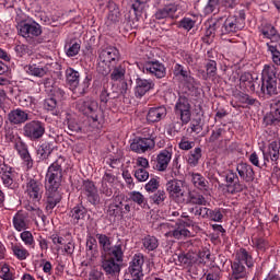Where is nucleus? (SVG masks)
Instances as JSON below:
<instances>
[{
  "label": "nucleus",
  "mask_w": 280,
  "mask_h": 280,
  "mask_svg": "<svg viewBox=\"0 0 280 280\" xmlns=\"http://www.w3.org/2000/svg\"><path fill=\"white\" fill-rule=\"evenodd\" d=\"M96 240L98 242L101 255L114 257L116 261H124V253H126V245H124V241L118 240L116 244L113 245V238L102 233L96 234Z\"/></svg>",
  "instance_id": "39448f33"
},
{
  "label": "nucleus",
  "mask_w": 280,
  "mask_h": 280,
  "mask_svg": "<svg viewBox=\"0 0 280 280\" xmlns=\"http://www.w3.org/2000/svg\"><path fill=\"white\" fill-rule=\"evenodd\" d=\"M121 261H117L115 256H108L102 262V268L106 275H119L121 272V267H119Z\"/></svg>",
  "instance_id": "c85d7f7f"
},
{
  "label": "nucleus",
  "mask_w": 280,
  "mask_h": 280,
  "mask_svg": "<svg viewBox=\"0 0 280 280\" xmlns=\"http://www.w3.org/2000/svg\"><path fill=\"white\" fill-rule=\"evenodd\" d=\"M206 73L208 78H215L218 75V62L215 60L209 59L206 63Z\"/></svg>",
  "instance_id": "864d4df0"
},
{
  "label": "nucleus",
  "mask_w": 280,
  "mask_h": 280,
  "mask_svg": "<svg viewBox=\"0 0 280 280\" xmlns=\"http://www.w3.org/2000/svg\"><path fill=\"white\" fill-rule=\"evenodd\" d=\"M259 32L262 37L267 38L268 40H279L280 38L279 31H277V27L270 23L261 25Z\"/></svg>",
  "instance_id": "473e14b6"
},
{
  "label": "nucleus",
  "mask_w": 280,
  "mask_h": 280,
  "mask_svg": "<svg viewBox=\"0 0 280 280\" xmlns=\"http://www.w3.org/2000/svg\"><path fill=\"white\" fill-rule=\"evenodd\" d=\"M70 218H72L74 224L85 222L89 218V210L82 203H79L71 209Z\"/></svg>",
  "instance_id": "c756f323"
},
{
  "label": "nucleus",
  "mask_w": 280,
  "mask_h": 280,
  "mask_svg": "<svg viewBox=\"0 0 280 280\" xmlns=\"http://www.w3.org/2000/svg\"><path fill=\"white\" fill-rule=\"evenodd\" d=\"M166 191L177 205H185L187 201V190H185V182L173 179L166 183Z\"/></svg>",
  "instance_id": "9b49d317"
},
{
  "label": "nucleus",
  "mask_w": 280,
  "mask_h": 280,
  "mask_svg": "<svg viewBox=\"0 0 280 280\" xmlns=\"http://www.w3.org/2000/svg\"><path fill=\"white\" fill-rule=\"evenodd\" d=\"M15 150L18 154L21 156L28 154L30 149L27 148V143H25L21 138L15 142Z\"/></svg>",
  "instance_id": "052dcab7"
},
{
  "label": "nucleus",
  "mask_w": 280,
  "mask_h": 280,
  "mask_svg": "<svg viewBox=\"0 0 280 280\" xmlns=\"http://www.w3.org/2000/svg\"><path fill=\"white\" fill-rule=\"evenodd\" d=\"M160 187L159 179L156 177H152L144 186L145 191L148 194H154Z\"/></svg>",
  "instance_id": "0e129e2a"
},
{
  "label": "nucleus",
  "mask_w": 280,
  "mask_h": 280,
  "mask_svg": "<svg viewBox=\"0 0 280 280\" xmlns=\"http://www.w3.org/2000/svg\"><path fill=\"white\" fill-rule=\"evenodd\" d=\"M200 159H202V149L198 147L189 152L187 163L190 167H197L198 163H200Z\"/></svg>",
  "instance_id": "37998d69"
},
{
  "label": "nucleus",
  "mask_w": 280,
  "mask_h": 280,
  "mask_svg": "<svg viewBox=\"0 0 280 280\" xmlns=\"http://www.w3.org/2000/svg\"><path fill=\"white\" fill-rule=\"evenodd\" d=\"M179 27H182V30H186V32H191V30L196 27V20H192L191 18H183L179 21Z\"/></svg>",
  "instance_id": "4d7b16f0"
},
{
  "label": "nucleus",
  "mask_w": 280,
  "mask_h": 280,
  "mask_svg": "<svg viewBox=\"0 0 280 280\" xmlns=\"http://www.w3.org/2000/svg\"><path fill=\"white\" fill-rule=\"evenodd\" d=\"M240 86L248 93H255V78L250 72H244L240 77Z\"/></svg>",
  "instance_id": "72a5a7b5"
},
{
  "label": "nucleus",
  "mask_w": 280,
  "mask_h": 280,
  "mask_svg": "<svg viewBox=\"0 0 280 280\" xmlns=\"http://www.w3.org/2000/svg\"><path fill=\"white\" fill-rule=\"evenodd\" d=\"M67 160L65 156L60 155L55 162H52L46 172L45 176V200H46V211L51 213L60 201L62 200V192L60 187H62V178L65 172V163Z\"/></svg>",
  "instance_id": "f257e3e1"
},
{
  "label": "nucleus",
  "mask_w": 280,
  "mask_h": 280,
  "mask_svg": "<svg viewBox=\"0 0 280 280\" xmlns=\"http://www.w3.org/2000/svg\"><path fill=\"white\" fill-rule=\"evenodd\" d=\"M189 121H191V120L179 119L178 121H174L172 124V128L167 130V135H170V137H176V135H178V132H180V130H183V127L187 126V124H189Z\"/></svg>",
  "instance_id": "09e8293b"
},
{
  "label": "nucleus",
  "mask_w": 280,
  "mask_h": 280,
  "mask_svg": "<svg viewBox=\"0 0 280 280\" xmlns=\"http://www.w3.org/2000/svg\"><path fill=\"white\" fill-rule=\"evenodd\" d=\"M54 152V142L52 141H44L39 144L37 149V155L40 161H47L49 156H51Z\"/></svg>",
  "instance_id": "e433bc0d"
},
{
  "label": "nucleus",
  "mask_w": 280,
  "mask_h": 280,
  "mask_svg": "<svg viewBox=\"0 0 280 280\" xmlns=\"http://www.w3.org/2000/svg\"><path fill=\"white\" fill-rule=\"evenodd\" d=\"M93 80L92 74H86L82 83L79 85V93L80 95H85V93H89V86H91V82Z\"/></svg>",
  "instance_id": "13d9d810"
},
{
  "label": "nucleus",
  "mask_w": 280,
  "mask_h": 280,
  "mask_svg": "<svg viewBox=\"0 0 280 280\" xmlns=\"http://www.w3.org/2000/svg\"><path fill=\"white\" fill-rule=\"evenodd\" d=\"M177 260H178L179 266L189 267L194 264L191 260V254L182 253L177 256Z\"/></svg>",
  "instance_id": "774afa93"
},
{
  "label": "nucleus",
  "mask_w": 280,
  "mask_h": 280,
  "mask_svg": "<svg viewBox=\"0 0 280 280\" xmlns=\"http://www.w3.org/2000/svg\"><path fill=\"white\" fill-rule=\"evenodd\" d=\"M12 174H16V171L12 166L8 165L5 162L0 163V178Z\"/></svg>",
  "instance_id": "338daca9"
},
{
  "label": "nucleus",
  "mask_w": 280,
  "mask_h": 280,
  "mask_svg": "<svg viewBox=\"0 0 280 280\" xmlns=\"http://www.w3.org/2000/svg\"><path fill=\"white\" fill-rule=\"evenodd\" d=\"M141 244L142 250H144L145 253H152L156 250V248H159V238H156V236L154 235L148 234L142 237Z\"/></svg>",
  "instance_id": "4c0bfd02"
},
{
  "label": "nucleus",
  "mask_w": 280,
  "mask_h": 280,
  "mask_svg": "<svg viewBox=\"0 0 280 280\" xmlns=\"http://www.w3.org/2000/svg\"><path fill=\"white\" fill-rule=\"evenodd\" d=\"M26 194L32 202L43 200V184L36 179H30L26 183Z\"/></svg>",
  "instance_id": "412c9836"
},
{
  "label": "nucleus",
  "mask_w": 280,
  "mask_h": 280,
  "mask_svg": "<svg viewBox=\"0 0 280 280\" xmlns=\"http://www.w3.org/2000/svg\"><path fill=\"white\" fill-rule=\"evenodd\" d=\"M66 125L68 126V130H70V132H80L82 130L78 120L72 116H67Z\"/></svg>",
  "instance_id": "5fc2aeb1"
},
{
  "label": "nucleus",
  "mask_w": 280,
  "mask_h": 280,
  "mask_svg": "<svg viewBox=\"0 0 280 280\" xmlns=\"http://www.w3.org/2000/svg\"><path fill=\"white\" fill-rule=\"evenodd\" d=\"M208 220H211V222H222V220H224V209L222 208L210 209V212L208 214Z\"/></svg>",
  "instance_id": "3c124183"
},
{
  "label": "nucleus",
  "mask_w": 280,
  "mask_h": 280,
  "mask_svg": "<svg viewBox=\"0 0 280 280\" xmlns=\"http://www.w3.org/2000/svg\"><path fill=\"white\" fill-rule=\"evenodd\" d=\"M20 238L22 240L23 244L27 246V248H36V241L34 240V234L30 231H23L20 234Z\"/></svg>",
  "instance_id": "8fccbe9b"
},
{
  "label": "nucleus",
  "mask_w": 280,
  "mask_h": 280,
  "mask_svg": "<svg viewBox=\"0 0 280 280\" xmlns=\"http://www.w3.org/2000/svg\"><path fill=\"white\" fill-rule=\"evenodd\" d=\"M11 250L14 258L19 259V261H25V259L30 257V250H27V248H25V246H23L21 243H12Z\"/></svg>",
  "instance_id": "ea45409f"
},
{
  "label": "nucleus",
  "mask_w": 280,
  "mask_h": 280,
  "mask_svg": "<svg viewBox=\"0 0 280 280\" xmlns=\"http://www.w3.org/2000/svg\"><path fill=\"white\" fill-rule=\"evenodd\" d=\"M174 113L176 117L183 119V121L191 120V104L187 96L178 97L174 107Z\"/></svg>",
  "instance_id": "dca6fc26"
},
{
  "label": "nucleus",
  "mask_w": 280,
  "mask_h": 280,
  "mask_svg": "<svg viewBox=\"0 0 280 280\" xmlns=\"http://www.w3.org/2000/svg\"><path fill=\"white\" fill-rule=\"evenodd\" d=\"M186 205L197 206H207L208 201L205 196L196 190H191L187 192Z\"/></svg>",
  "instance_id": "f704fd0d"
},
{
  "label": "nucleus",
  "mask_w": 280,
  "mask_h": 280,
  "mask_svg": "<svg viewBox=\"0 0 280 280\" xmlns=\"http://www.w3.org/2000/svg\"><path fill=\"white\" fill-rule=\"evenodd\" d=\"M145 264V256L142 253H137L132 256L129 267L125 272V277L132 280H143V265Z\"/></svg>",
  "instance_id": "9d476101"
},
{
  "label": "nucleus",
  "mask_w": 280,
  "mask_h": 280,
  "mask_svg": "<svg viewBox=\"0 0 280 280\" xmlns=\"http://www.w3.org/2000/svg\"><path fill=\"white\" fill-rule=\"evenodd\" d=\"M240 264H245V266L252 270V268H255V258L253 257V252H249L248 249L241 247L235 255L234 258Z\"/></svg>",
  "instance_id": "393cba45"
},
{
  "label": "nucleus",
  "mask_w": 280,
  "mask_h": 280,
  "mask_svg": "<svg viewBox=\"0 0 280 280\" xmlns=\"http://www.w3.org/2000/svg\"><path fill=\"white\" fill-rule=\"evenodd\" d=\"M176 12H178V4H165L163 8L158 9L155 12V19L158 21H163V19H176Z\"/></svg>",
  "instance_id": "a878e982"
},
{
  "label": "nucleus",
  "mask_w": 280,
  "mask_h": 280,
  "mask_svg": "<svg viewBox=\"0 0 280 280\" xmlns=\"http://www.w3.org/2000/svg\"><path fill=\"white\" fill-rule=\"evenodd\" d=\"M45 122L40 120H31L23 126V137L28 141H40L45 137L46 127Z\"/></svg>",
  "instance_id": "1a4fd4ad"
},
{
  "label": "nucleus",
  "mask_w": 280,
  "mask_h": 280,
  "mask_svg": "<svg viewBox=\"0 0 280 280\" xmlns=\"http://www.w3.org/2000/svg\"><path fill=\"white\" fill-rule=\"evenodd\" d=\"M128 200L141 209H148V198L141 191L132 190L128 192Z\"/></svg>",
  "instance_id": "58836bf2"
},
{
  "label": "nucleus",
  "mask_w": 280,
  "mask_h": 280,
  "mask_svg": "<svg viewBox=\"0 0 280 280\" xmlns=\"http://www.w3.org/2000/svg\"><path fill=\"white\" fill-rule=\"evenodd\" d=\"M224 176L228 192L232 196H235V194H242L244 189H248L246 184L240 182V176H237V173H235L233 170H229Z\"/></svg>",
  "instance_id": "ddd939ff"
},
{
  "label": "nucleus",
  "mask_w": 280,
  "mask_h": 280,
  "mask_svg": "<svg viewBox=\"0 0 280 280\" xmlns=\"http://www.w3.org/2000/svg\"><path fill=\"white\" fill-rule=\"evenodd\" d=\"M165 117H167V107H165V105H160L149 108L147 121L148 124H159V121H163Z\"/></svg>",
  "instance_id": "4be33fe9"
},
{
  "label": "nucleus",
  "mask_w": 280,
  "mask_h": 280,
  "mask_svg": "<svg viewBox=\"0 0 280 280\" xmlns=\"http://www.w3.org/2000/svg\"><path fill=\"white\" fill-rule=\"evenodd\" d=\"M266 47H267L268 54H270L271 56V60L273 65H276L277 67H280V50L278 46L273 45L271 40L266 44Z\"/></svg>",
  "instance_id": "a18cd8bd"
},
{
  "label": "nucleus",
  "mask_w": 280,
  "mask_h": 280,
  "mask_svg": "<svg viewBox=\"0 0 280 280\" xmlns=\"http://www.w3.org/2000/svg\"><path fill=\"white\" fill-rule=\"evenodd\" d=\"M7 119L11 126H21L22 124H25V121L30 120V114L21 108H16L9 112Z\"/></svg>",
  "instance_id": "5701e85b"
},
{
  "label": "nucleus",
  "mask_w": 280,
  "mask_h": 280,
  "mask_svg": "<svg viewBox=\"0 0 280 280\" xmlns=\"http://www.w3.org/2000/svg\"><path fill=\"white\" fill-rule=\"evenodd\" d=\"M80 47L81 46L79 42L67 44L65 46V51L68 58H73L74 56H78L80 54Z\"/></svg>",
  "instance_id": "603ef678"
},
{
  "label": "nucleus",
  "mask_w": 280,
  "mask_h": 280,
  "mask_svg": "<svg viewBox=\"0 0 280 280\" xmlns=\"http://www.w3.org/2000/svg\"><path fill=\"white\" fill-rule=\"evenodd\" d=\"M66 82L70 89L75 90L80 86V72L71 67L65 71Z\"/></svg>",
  "instance_id": "2f4dec72"
},
{
  "label": "nucleus",
  "mask_w": 280,
  "mask_h": 280,
  "mask_svg": "<svg viewBox=\"0 0 280 280\" xmlns=\"http://www.w3.org/2000/svg\"><path fill=\"white\" fill-rule=\"evenodd\" d=\"M138 67L142 73L155 78V80H163V78L167 75V67H165V63L151 56H147Z\"/></svg>",
  "instance_id": "6e6552de"
},
{
  "label": "nucleus",
  "mask_w": 280,
  "mask_h": 280,
  "mask_svg": "<svg viewBox=\"0 0 280 280\" xmlns=\"http://www.w3.org/2000/svg\"><path fill=\"white\" fill-rule=\"evenodd\" d=\"M173 152L172 149L161 150L156 156L151 159V165L156 172H167L170 163L172 162Z\"/></svg>",
  "instance_id": "f8f14e48"
},
{
  "label": "nucleus",
  "mask_w": 280,
  "mask_h": 280,
  "mask_svg": "<svg viewBox=\"0 0 280 280\" xmlns=\"http://www.w3.org/2000/svg\"><path fill=\"white\" fill-rule=\"evenodd\" d=\"M173 75L177 80H183L188 86L192 89L198 86V81L191 75V70L188 67H185L180 63H174L173 66Z\"/></svg>",
  "instance_id": "4468645a"
},
{
  "label": "nucleus",
  "mask_w": 280,
  "mask_h": 280,
  "mask_svg": "<svg viewBox=\"0 0 280 280\" xmlns=\"http://www.w3.org/2000/svg\"><path fill=\"white\" fill-rule=\"evenodd\" d=\"M139 135H141L140 137H142V139H149L150 141H154L155 137H154V128L152 127H143L138 131Z\"/></svg>",
  "instance_id": "680f3d73"
},
{
  "label": "nucleus",
  "mask_w": 280,
  "mask_h": 280,
  "mask_svg": "<svg viewBox=\"0 0 280 280\" xmlns=\"http://www.w3.org/2000/svg\"><path fill=\"white\" fill-rule=\"evenodd\" d=\"M265 153L270 156V161H277L280 158V141L273 140L268 144L267 151Z\"/></svg>",
  "instance_id": "c03bdc74"
},
{
  "label": "nucleus",
  "mask_w": 280,
  "mask_h": 280,
  "mask_svg": "<svg viewBox=\"0 0 280 280\" xmlns=\"http://www.w3.org/2000/svg\"><path fill=\"white\" fill-rule=\"evenodd\" d=\"M133 91L137 100H141V97L145 96L147 93L154 91V81H152V79L137 77Z\"/></svg>",
  "instance_id": "6ab92c4d"
},
{
  "label": "nucleus",
  "mask_w": 280,
  "mask_h": 280,
  "mask_svg": "<svg viewBox=\"0 0 280 280\" xmlns=\"http://www.w3.org/2000/svg\"><path fill=\"white\" fill-rule=\"evenodd\" d=\"M154 145H156L155 140L143 139V137H136L131 140L130 150L131 152H136V154H145V152L154 150Z\"/></svg>",
  "instance_id": "a211bd4d"
},
{
  "label": "nucleus",
  "mask_w": 280,
  "mask_h": 280,
  "mask_svg": "<svg viewBox=\"0 0 280 280\" xmlns=\"http://www.w3.org/2000/svg\"><path fill=\"white\" fill-rule=\"evenodd\" d=\"M166 237H174V240H185V237H191V232L180 225V223H176V228L170 232H167Z\"/></svg>",
  "instance_id": "c9c22d12"
},
{
  "label": "nucleus",
  "mask_w": 280,
  "mask_h": 280,
  "mask_svg": "<svg viewBox=\"0 0 280 280\" xmlns=\"http://www.w3.org/2000/svg\"><path fill=\"white\" fill-rule=\"evenodd\" d=\"M44 109L51 113L55 117L60 115V107H58V101L54 97H48L44 101Z\"/></svg>",
  "instance_id": "79ce46f5"
},
{
  "label": "nucleus",
  "mask_w": 280,
  "mask_h": 280,
  "mask_svg": "<svg viewBox=\"0 0 280 280\" xmlns=\"http://www.w3.org/2000/svg\"><path fill=\"white\" fill-rule=\"evenodd\" d=\"M23 71L33 78H45V75H47V67L40 63L30 62L23 66Z\"/></svg>",
  "instance_id": "cd10ccee"
},
{
  "label": "nucleus",
  "mask_w": 280,
  "mask_h": 280,
  "mask_svg": "<svg viewBox=\"0 0 280 280\" xmlns=\"http://www.w3.org/2000/svg\"><path fill=\"white\" fill-rule=\"evenodd\" d=\"M236 172L244 183H253L255 180V170L248 163L241 162L236 165Z\"/></svg>",
  "instance_id": "b1692460"
},
{
  "label": "nucleus",
  "mask_w": 280,
  "mask_h": 280,
  "mask_svg": "<svg viewBox=\"0 0 280 280\" xmlns=\"http://www.w3.org/2000/svg\"><path fill=\"white\" fill-rule=\"evenodd\" d=\"M18 31L20 36L25 38L30 45L36 47V45H43L45 43V38L40 36L43 34V26L38 24V22H21L18 26Z\"/></svg>",
  "instance_id": "0eeeda50"
},
{
  "label": "nucleus",
  "mask_w": 280,
  "mask_h": 280,
  "mask_svg": "<svg viewBox=\"0 0 280 280\" xmlns=\"http://www.w3.org/2000/svg\"><path fill=\"white\" fill-rule=\"evenodd\" d=\"M190 183L194 188L199 189V191H209V180L200 173H191Z\"/></svg>",
  "instance_id": "7c9ffc66"
},
{
  "label": "nucleus",
  "mask_w": 280,
  "mask_h": 280,
  "mask_svg": "<svg viewBox=\"0 0 280 280\" xmlns=\"http://www.w3.org/2000/svg\"><path fill=\"white\" fill-rule=\"evenodd\" d=\"M264 124L280 128V95L272 101L270 110L264 116Z\"/></svg>",
  "instance_id": "f3484780"
},
{
  "label": "nucleus",
  "mask_w": 280,
  "mask_h": 280,
  "mask_svg": "<svg viewBox=\"0 0 280 280\" xmlns=\"http://www.w3.org/2000/svg\"><path fill=\"white\" fill-rule=\"evenodd\" d=\"M133 176L138 183H145V180L150 178V172H148L145 168H136L133 171Z\"/></svg>",
  "instance_id": "6e6d98bb"
},
{
  "label": "nucleus",
  "mask_w": 280,
  "mask_h": 280,
  "mask_svg": "<svg viewBox=\"0 0 280 280\" xmlns=\"http://www.w3.org/2000/svg\"><path fill=\"white\" fill-rule=\"evenodd\" d=\"M131 88H132V84H128V82H126L125 80L120 81L118 85L120 95H122V97H130Z\"/></svg>",
  "instance_id": "69168bd1"
},
{
  "label": "nucleus",
  "mask_w": 280,
  "mask_h": 280,
  "mask_svg": "<svg viewBox=\"0 0 280 280\" xmlns=\"http://www.w3.org/2000/svg\"><path fill=\"white\" fill-rule=\"evenodd\" d=\"M252 246L253 248H256V250H259L260 253H266L269 248L268 241L264 237H253L252 238Z\"/></svg>",
  "instance_id": "de8ad7c7"
},
{
  "label": "nucleus",
  "mask_w": 280,
  "mask_h": 280,
  "mask_svg": "<svg viewBox=\"0 0 280 280\" xmlns=\"http://www.w3.org/2000/svg\"><path fill=\"white\" fill-rule=\"evenodd\" d=\"M237 98L241 104H247V106H255V104H257L256 98H253L250 95L244 94L242 92L238 93Z\"/></svg>",
  "instance_id": "e2e57ef3"
},
{
  "label": "nucleus",
  "mask_w": 280,
  "mask_h": 280,
  "mask_svg": "<svg viewBox=\"0 0 280 280\" xmlns=\"http://www.w3.org/2000/svg\"><path fill=\"white\" fill-rule=\"evenodd\" d=\"M246 21V13L244 10H240L237 14L229 15L228 18H219L215 22L209 25L207 30V35L215 34L218 30L221 32V36H233L237 32L244 30Z\"/></svg>",
  "instance_id": "f03ea898"
},
{
  "label": "nucleus",
  "mask_w": 280,
  "mask_h": 280,
  "mask_svg": "<svg viewBox=\"0 0 280 280\" xmlns=\"http://www.w3.org/2000/svg\"><path fill=\"white\" fill-rule=\"evenodd\" d=\"M15 178H16V174L5 175L1 177L2 185L7 189H14L16 187V183H14Z\"/></svg>",
  "instance_id": "bf43d9fd"
},
{
  "label": "nucleus",
  "mask_w": 280,
  "mask_h": 280,
  "mask_svg": "<svg viewBox=\"0 0 280 280\" xmlns=\"http://www.w3.org/2000/svg\"><path fill=\"white\" fill-rule=\"evenodd\" d=\"M150 200L153 201V205H158V207H163L165 201L167 200V194L163 189L156 190L153 195L150 196Z\"/></svg>",
  "instance_id": "49530a36"
},
{
  "label": "nucleus",
  "mask_w": 280,
  "mask_h": 280,
  "mask_svg": "<svg viewBox=\"0 0 280 280\" xmlns=\"http://www.w3.org/2000/svg\"><path fill=\"white\" fill-rule=\"evenodd\" d=\"M121 60V54L115 46L106 47L98 52L96 71L97 73H108L110 67L119 63Z\"/></svg>",
  "instance_id": "423d86ee"
},
{
  "label": "nucleus",
  "mask_w": 280,
  "mask_h": 280,
  "mask_svg": "<svg viewBox=\"0 0 280 280\" xmlns=\"http://www.w3.org/2000/svg\"><path fill=\"white\" fill-rule=\"evenodd\" d=\"M260 93L264 97H273V95H279V68L275 65H265L261 71V85Z\"/></svg>",
  "instance_id": "20e7f679"
},
{
  "label": "nucleus",
  "mask_w": 280,
  "mask_h": 280,
  "mask_svg": "<svg viewBox=\"0 0 280 280\" xmlns=\"http://www.w3.org/2000/svg\"><path fill=\"white\" fill-rule=\"evenodd\" d=\"M77 108L79 113L88 117L89 130L93 132L95 130H101L104 126V113L100 107V103L93 100L79 101L77 103Z\"/></svg>",
  "instance_id": "7ed1b4c3"
},
{
  "label": "nucleus",
  "mask_w": 280,
  "mask_h": 280,
  "mask_svg": "<svg viewBox=\"0 0 280 280\" xmlns=\"http://www.w3.org/2000/svg\"><path fill=\"white\" fill-rule=\"evenodd\" d=\"M12 222L15 231H19L20 233L21 231H25V229H27V214L21 211L16 212L13 217Z\"/></svg>",
  "instance_id": "a19ab883"
},
{
  "label": "nucleus",
  "mask_w": 280,
  "mask_h": 280,
  "mask_svg": "<svg viewBox=\"0 0 280 280\" xmlns=\"http://www.w3.org/2000/svg\"><path fill=\"white\" fill-rule=\"evenodd\" d=\"M231 280L248 279V269L235 258L231 261Z\"/></svg>",
  "instance_id": "bb28decb"
},
{
  "label": "nucleus",
  "mask_w": 280,
  "mask_h": 280,
  "mask_svg": "<svg viewBox=\"0 0 280 280\" xmlns=\"http://www.w3.org/2000/svg\"><path fill=\"white\" fill-rule=\"evenodd\" d=\"M106 78L109 75L112 82H121L126 79V61H118L114 66L109 67V71L106 73H100Z\"/></svg>",
  "instance_id": "aec40b11"
},
{
  "label": "nucleus",
  "mask_w": 280,
  "mask_h": 280,
  "mask_svg": "<svg viewBox=\"0 0 280 280\" xmlns=\"http://www.w3.org/2000/svg\"><path fill=\"white\" fill-rule=\"evenodd\" d=\"M82 195L86 198L88 202L93 207H97L101 202L100 192L97 191V186L93 180H83Z\"/></svg>",
  "instance_id": "2eb2a0df"
}]
</instances>
